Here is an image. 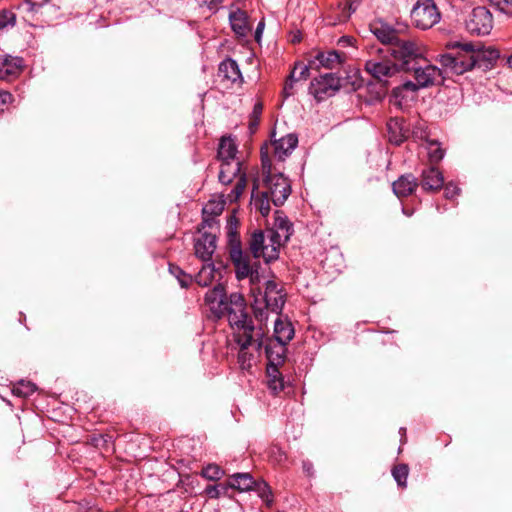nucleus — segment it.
Listing matches in <instances>:
<instances>
[{
  "mask_svg": "<svg viewBox=\"0 0 512 512\" xmlns=\"http://www.w3.org/2000/svg\"><path fill=\"white\" fill-rule=\"evenodd\" d=\"M411 19L416 27L426 30L440 19V13L433 0H418L411 11Z\"/></svg>",
  "mask_w": 512,
  "mask_h": 512,
  "instance_id": "nucleus-12",
  "label": "nucleus"
},
{
  "mask_svg": "<svg viewBox=\"0 0 512 512\" xmlns=\"http://www.w3.org/2000/svg\"><path fill=\"white\" fill-rule=\"evenodd\" d=\"M16 24V15L10 9L0 11V32L14 27Z\"/></svg>",
  "mask_w": 512,
  "mask_h": 512,
  "instance_id": "nucleus-34",
  "label": "nucleus"
},
{
  "mask_svg": "<svg viewBox=\"0 0 512 512\" xmlns=\"http://www.w3.org/2000/svg\"><path fill=\"white\" fill-rule=\"evenodd\" d=\"M260 490V495L269 506L272 503L271 492L266 484L263 485V489Z\"/></svg>",
  "mask_w": 512,
  "mask_h": 512,
  "instance_id": "nucleus-46",
  "label": "nucleus"
},
{
  "mask_svg": "<svg viewBox=\"0 0 512 512\" xmlns=\"http://www.w3.org/2000/svg\"><path fill=\"white\" fill-rule=\"evenodd\" d=\"M368 58L365 60V71L378 81H385L387 78L393 77L400 70L398 64L390 59L384 48L378 46H370Z\"/></svg>",
  "mask_w": 512,
  "mask_h": 512,
  "instance_id": "nucleus-9",
  "label": "nucleus"
},
{
  "mask_svg": "<svg viewBox=\"0 0 512 512\" xmlns=\"http://www.w3.org/2000/svg\"><path fill=\"white\" fill-rule=\"evenodd\" d=\"M387 128L390 134L389 139L395 144L402 143L407 137L408 129H406L402 121L397 118L390 119L387 123Z\"/></svg>",
  "mask_w": 512,
  "mask_h": 512,
  "instance_id": "nucleus-29",
  "label": "nucleus"
},
{
  "mask_svg": "<svg viewBox=\"0 0 512 512\" xmlns=\"http://www.w3.org/2000/svg\"><path fill=\"white\" fill-rule=\"evenodd\" d=\"M229 21L233 32L239 37H246L252 30L247 13L239 8L231 10Z\"/></svg>",
  "mask_w": 512,
  "mask_h": 512,
  "instance_id": "nucleus-22",
  "label": "nucleus"
},
{
  "mask_svg": "<svg viewBox=\"0 0 512 512\" xmlns=\"http://www.w3.org/2000/svg\"><path fill=\"white\" fill-rule=\"evenodd\" d=\"M23 60L9 55L0 56V80L13 81L22 72Z\"/></svg>",
  "mask_w": 512,
  "mask_h": 512,
  "instance_id": "nucleus-21",
  "label": "nucleus"
},
{
  "mask_svg": "<svg viewBox=\"0 0 512 512\" xmlns=\"http://www.w3.org/2000/svg\"><path fill=\"white\" fill-rule=\"evenodd\" d=\"M226 200L223 199V196H213L203 207L202 215V229L206 227L211 230L217 229L215 227L216 218L221 215L224 210Z\"/></svg>",
  "mask_w": 512,
  "mask_h": 512,
  "instance_id": "nucleus-17",
  "label": "nucleus"
},
{
  "mask_svg": "<svg viewBox=\"0 0 512 512\" xmlns=\"http://www.w3.org/2000/svg\"><path fill=\"white\" fill-rule=\"evenodd\" d=\"M276 316L277 318L274 321L273 338L271 339L288 344L294 337V327L287 317L282 316V314Z\"/></svg>",
  "mask_w": 512,
  "mask_h": 512,
  "instance_id": "nucleus-23",
  "label": "nucleus"
},
{
  "mask_svg": "<svg viewBox=\"0 0 512 512\" xmlns=\"http://www.w3.org/2000/svg\"><path fill=\"white\" fill-rule=\"evenodd\" d=\"M451 48L450 52L440 55L439 58L446 73L461 75L475 67L472 42H457Z\"/></svg>",
  "mask_w": 512,
  "mask_h": 512,
  "instance_id": "nucleus-8",
  "label": "nucleus"
},
{
  "mask_svg": "<svg viewBox=\"0 0 512 512\" xmlns=\"http://www.w3.org/2000/svg\"><path fill=\"white\" fill-rule=\"evenodd\" d=\"M270 202L272 201L268 192L262 191L257 194L254 191L252 192V205L264 217L270 212Z\"/></svg>",
  "mask_w": 512,
  "mask_h": 512,
  "instance_id": "nucleus-30",
  "label": "nucleus"
},
{
  "mask_svg": "<svg viewBox=\"0 0 512 512\" xmlns=\"http://www.w3.org/2000/svg\"><path fill=\"white\" fill-rule=\"evenodd\" d=\"M356 39L351 36H342L338 40V45L341 47L354 46Z\"/></svg>",
  "mask_w": 512,
  "mask_h": 512,
  "instance_id": "nucleus-45",
  "label": "nucleus"
},
{
  "mask_svg": "<svg viewBox=\"0 0 512 512\" xmlns=\"http://www.w3.org/2000/svg\"><path fill=\"white\" fill-rule=\"evenodd\" d=\"M220 275L221 272L215 268L213 263H206L196 275L195 281L198 285L207 287Z\"/></svg>",
  "mask_w": 512,
  "mask_h": 512,
  "instance_id": "nucleus-28",
  "label": "nucleus"
},
{
  "mask_svg": "<svg viewBox=\"0 0 512 512\" xmlns=\"http://www.w3.org/2000/svg\"><path fill=\"white\" fill-rule=\"evenodd\" d=\"M460 189L457 185L448 183L444 187V195L447 199H453L457 195H459Z\"/></svg>",
  "mask_w": 512,
  "mask_h": 512,
  "instance_id": "nucleus-44",
  "label": "nucleus"
},
{
  "mask_svg": "<svg viewBox=\"0 0 512 512\" xmlns=\"http://www.w3.org/2000/svg\"><path fill=\"white\" fill-rule=\"evenodd\" d=\"M262 111H263L262 103L257 102L254 105L253 111L250 115L249 129L251 132H254L257 129Z\"/></svg>",
  "mask_w": 512,
  "mask_h": 512,
  "instance_id": "nucleus-37",
  "label": "nucleus"
},
{
  "mask_svg": "<svg viewBox=\"0 0 512 512\" xmlns=\"http://www.w3.org/2000/svg\"><path fill=\"white\" fill-rule=\"evenodd\" d=\"M292 71H296V79L298 81L305 80L309 76V66L303 63L295 64L294 69Z\"/></svg>",
  "mask_w": 512,
  "mask_h": 512,
  "instance_id": "nucleus-42",
  "label": "nucleus"
},
{
  "mask_svg": "<svg viewBox=\"0 0 512 512\" xmlns=\"http://www.w3.org/2000/svg\"><path fill=\"white\" fill-rule=\"evenodd\" d=\"M426 149L428 152V158L430 163L436 164L440 162L444 157V150L441 148L440 143L436 140H426Z\"/></svg>",
  "mask_w": 512,
  "mask_h": 512,
  "instance_id": "nucleus-33",
  "label": "nucleus"
},
{
  "mask_svg": "<svg viewBox=\"0 0 512 512\" xmlns=\"http://www.w3.org/2000/svg\"><path fill=\"white\" fill-rule=\"evenodd\" d=\"M293 233V225L281 211L274 214L273 227L266 231H256L251 235L249 250L254 258L262 257L269 263L279 257V249Z\"/></svg>",
  "mask_w": 512,
  "mask_h": 512,
  "instance_id": "nucleus-3",
  "label": "nucleus"
},
{
  "mask_svg": "<svg viewBox=\"0 0 512 512\" xmlns=\"http://www.w3.org/2000/svg\"><path fill=\"white\" fill-rule=\"evenodd\" d=\"M13 96L10 92L0 90V112L4 111L11 104Z\"/></svg>",
  "mask_w": 512,
  "mask_h": 512,
  "instance_id": "nucleus-43",
  "label": "nucleus"
},
{
  "mask_svg": "<svg viewBox=\"0 0 512 512\" xmlns=\"http://www.w3.org/2000/svg\"><path fill=\"white\" fill-rule=\"evenodd\" d=\"M417 186V180L413 175H403L393 183V191L399 198L407 197L415 191Z\"/></svg>",
  "mask_w": 512,
  "mask_h": 512,
  "instance_id": "nucleus-25",
  "label": "nucleus"
},
{
  "mask_svg": "<svg viewBox=\"0 0 512 512\" xmlns=\"http://www.w3.org/2000/svg\"><path fill=\"white\" fill-rule=\"evenodd\" d=\"M499 56L500 54L497 49L491 46L483 47L480 44L473 43V58L475 60V67H478L484 71L491 69L495 65Z\"/></svg>",
  "mask_w": 512,
  "mask_h": 512,
  "instance_id": "nucleus-18",
  "label": "nucleus"
},
{
  "mask_svg": "<svg viewBox=\"0 0 512 512\" xmlns=\"http://www.w3.org/2000/svg\"><path fill=\"white\" fill-rule=\"evenodd\" d=\"M267 387L273 395H277L284 389V380L276 366L266 368Z\"/></svg>",
  "mask_w": 512,
  "mask_h": 512,
  "instance_id": "nucleus-27",
  "label": "nucleus"
},
{
  "mask_svg": "<svg viewBox=\"0 0 512 512\" xmlns=\"http://www.w3.org/2000/svg\"><path fill=\"white\" fill-rule=\"evenodd\" d=\"M340 87V78L335 73H326L311 82L310 90L320 101L332 96Z\"/></svg>",
  "mask_w": 512,
  "mask_h": 512,
  "instance_id": "nucleus-14",
  "label": "nucleus"
},
{
  "mask_svg": "<svg viewBox=\"0 0 512 512\" xmlns=\"http://www.w3.org/2000/svg\"><path fill=\"white\" fill-rule=\"evenodd\" d=\"M230 258L235 266L236 277L239 280L250 277L253 283L258 278V272L253 269L247 254L242 251L241 242L234 232L229 234Z\"/></svg>",
  "mask_w": 512,
  "mask_h": 512,
  "instance_id": "nucleus-11",
  "label": "nucleus"
},
{
  "mask_svg": "<svg viewBox=\"0 0 512 512\" xmlns=\"http://www.w3.org/2000/svg\"><path fill=\"white\" fill-rule=\"evenodd\" d=\"M202 9H207L211 13L218 11L224 0H195Z\"/></svg>",
  "mask_w": 512,
  "mask_h": 512,
  "instance_id": "nucleus-39",
  "label": "nucleus"
},
{
  "mask_svg": "<svg viewBox=\"0 0 512 512\" xmlns=\"http://www.w3.org/2000/svg\"><path fill=\"white\" fill-rule=\"evenodd\" d=\"M223 470L216 464H209L202 469L201 475L209 480H219L223 476Z\"/></svg>",
  "mask_w": 512,
  "mask_h": 512,
  "instance_id": "nucleus-36",
  "label": "nucleus"
},
{
  "mask_svg": "<svg viewBox=\"0 0 512 512\" xmlns=\"http://www.w3.org/2000/svg\"><path fill=\"white\" fill-rule=\"evenodd\" d=\"M170 272L178 279L181 287L186 288L191 283V277L182 271L178 266L170 265Z\"/></svg>",
  "mask_w": 512,
  "mask_h": 512,
  "instance_id": "nucleus-38",
  "label": "nucleus"
},
{
  "mask_svg": "<svg viewBox=\"0 0 512 512\" xmlns=\"http://www.w3.org/2000/svg\"><path fill=\"white\" fill-rule=\"evenodd\" d=\"M262 168L267 174L264 186L265 191L275 206H281L291 193V185L282 173H272V161L268 155L267 148H261Z\"/></svg>",
  "mask_w": 512,
  "mask_h": 512,
  "instance_id": "nucleus-7",
  "label": "nucleus"
},
{
  "mask_svg": "<svg viewBox=\"0 0 512 512\" xmlns=\"http://www.w3.org/2000/svg\"><path fill=\"white\" fill-rule=\"evenodd\" d=\"M369 28L385 46L386 54L398 64L399 70L409 72L413 63L423 61L424 49L419 41L406 34V25L399 24L394 27L381 19H376L370 23Z\"/></svg>",
  "mask_w": 512,
  "mask_h": 512,
  "instance_id": "nucleus-1",
  "label": "nucleus"
},
{
  "mask_svg": "<svg viewBox=\"0 0 512 512\" xmlns=\"http://www.w3.org/2000/svg\"><path fill=\"white\" fill-rule=\"evenodd\" d=\"M264 21H260L257 25V28H256V31H255V39L256 41H259L260 38H261V35L263 33V30H264Z\"/></svg>",
  "mask_w": 512,
  "mask_h": 512,
  "instance_id": "nucleus-49",
  "label": "nucleus"
},
{
  "mask_svg": "<svg viewBox=\"0 0 512 512\" xmlns=\"http://www.w3.org/2000/svg\"><path fill=\"white\" fill-rule=\"evenodd\" d=\"M234 303L237 305L235 311L230 313L229 325L234 341L239 346L238 364L241 370L250 371L263 347L265 330L262 326L255 327L248 314H242L241 299L238 296H234Z\"/></svg>",
  "mask_w": 512,
  "mask_h": 512,
  "instance_id": "nucleus-2",
  "label": "nucleus"
},
{
  "mask_svg": "<svg viewBox=\"0 0 512 512\" xmlns=\"http://www.w3.org/2000/svg\"><path fill=\"white\" fill-rule=\"evenodd\" d=\"M234 296H238L241 299L242 307L240 310L242 311V314H247L243 296L239 293H232L227 299L225 288L222 284H217L213 289L206 293L205 302L217 318L227 314V318L229 319L230 313L235 311V307L237 305L234 303Z\"/></svg>",
  "mask_w": 512,
  "mask_h": 512,
  "instance_id": "nucleus-10",
  "label": "nucleus"
},
{
  "mask_svg": "<svg viewBox=\"0 0 512 512\" xmlns=\"http://www.w3.org/2000/svg\"><path fill=\"white\" fill-rule=\"evenodd\" d=\"M360 0H348L346 6L348 7V14L346 16H349L351 12H354L357 8V5Z\"/></svg>",
  "mask_w": 512,
  "mask_h": 512,
  "instance_id": "nucleus-48",
  "label": "nucleus"
},
{
  "mask_svg": "<svg viewBox=\"0 0 512 512\" xmlns=\"http://www.w3.org/2000/svg\"><path fill=\"white\" fill-rule=\"evenodd\" d=\"M217 159L220 162L218 179L223 185H229L237 178V182L226 200L236 202L244 192L247 180L245 172H242V162L238 156V147L235 140L230 136H223L220 139Z\"/></svg>",
  "mask_w": 512,
  "mask_h": 512,
  "instance_id": "nucleus-4",
  "label": "nucleus"
},
{
  "mask_svg": "<svg viewBox=\"0 0 512 512\" xmlns=\"http://www.w3.org/2000/svg\"><path fill=\"white\" fill-rule=\"evenodd\" d=\"M342 56L336 51H327V52H319L315 60L311 62V65L316 64L318 67H323L326 69H335L339 67L342 63Z\"/></svg>",
  "mask_w": 512,
  "mask_h": 512,
  "instance_id": "nucleus-26",
  "label": "nucleus"
},
{
  "mask_svg": "<svg viewBox=\"0 0 512 512\" xmlns=\"http://www.w3.org/2000/svg\"><path fill=\"white\" fill-rule=\"evenodd\" d=\"M266 356L268 359L267 366L279 367L282 365L286 358L287 343L272 340L264 335V344Z\"/></svg>",
  "mask_w": 512,
  "mask_h": 512,
  "instance_id": "nucleus-19",
  "label": "nucleus"
},
{
  "mask_svg": "<svg viewBox=\"0 0 512 512\" xmlns=\"http://www.w3.org/2000/svg\"><path fill=\"white\" fill-rule=\"evenodd\" d=\"M194 239V253L203 262H209L216 249V235L213 231H202Z\"/></svg>",
  "mask_w": 512,
  "mask_h": 512,
  "instance_id": "nucleus-15",
  "label": "nucleus"
},
{
  "mask_svg": "<svg viewBox=\"0 0 512 512\" xmlns=\"http://www.w3.org/2000/svg\"><path fill=\"white\" fill-rule=\"evenodd\" d=\"M443 184V175L437 168L432 166L422 171L421 187L425 191H438L443 187Z\"/></svg>",
  "mask_w": 512,
  "mask_h": 512,
  "instance_id": "nucleus-24",
  "label": "nucleus"
},
{
  "mask_svg": "<svg viewBox=\"0 0 512 512\" xmlns=\"http://www.w3.org/2000/svg\"><path fill=\"white\" fill-rule=\"evenodd\" d=\"M391 473L400 488L407 487V478L409 475V467L407 464L401 463L393 466Z\"/></svg>",
  "mask_w": 512,
  "mask_h": 512,
  "instance_id": "nucleus-32",
  "label": "nucleus"
},
{
  "mask_svg": "<svg viewBox=\"0 0 512 512\" xmlns=\"http://www.w3.org/2000/svg\"><path fill=\"white\" fill-rule=\"evenodd\" d=\"M499 11L512 16V0H489Z\"/></svg>",
  "mask_w": 512,
  "mask_h": 512,
  "instance_id": "nucleus-40",
  "label": "nucleus"
},
{
  "mask_svg": "<svg viewBox=\"0 0 512 512\" xmlns=\"http://www.w3.org/2000/svg\"><path fill=\"white\" fill-rule=\"evenodd\" d=\"M297 81L298 80L296 79V71H291L283 88V94L285 97H289L293 94L294 83Z\"/></svg>",
  "mask_w": 512,
  "mask_h": 512,
  "instance_id": "nucleus-41",
  "label": "nucleus"
},
{
  "mask_svg": "<svg viewBox=\"0 0 512 512\" xmlns=\"http://www.w3.org/2000/svg\"><path fill=\"white\" fill-rule=\"evenodd\" d=\"M298 138L295 134H287L286 136L275 140L272 143L273 153L271 161L283 162L296 148Z\"/></svg>",
  "mask_w": 512,
  "mask_h": 512,
  "instance_id": "nucleus-20",
  "label": "nucleus"
},
{
  "mask_svg": "<svg viewBox=\"0 0 512 512\" xmlns=\"http://www.w3.org/2000/svg\"><path fill=\"white\" fill-rule=\"evenodd\" d=\"M218 77L226 87L233 85L240 86L243 83V76L237 62L231 58L223 60L218 67Z\"/></svg>",
  "mask_w": 512,
  "mask_h": 512,
  "instance_id": "nucleus-16",
  "label": "nucleus"
},
{
  "mask_svg": "<svg viewBox=\"0 0 512 512\" xmlns=\"http://www.w3.org/2000/svg\"><path fill=\"white\" fill-rule=\"evenodd\" d=\"M409 72H413L414 81H406L392 90L391 101L399 107L413 99L419 89L436 84L441 77V70L424 57L423 61L413 63Z\"/></svg>",
  "mask_w": 512,
  "mask_h": 512,
  "instance_id": "nucleus-5",
  "label": "nucleus"
},
{
  "mask_svg": "<svg viewBox=\"0 0 512 512\" xmlns=\"http://www.w3.org/2000/svg\"><path fill=\"white\" fill-rule=\"evenodd\" d=\"M300 41H301V38H300V36H297V35H295V36L293 37V39H292V42H293V43H298V42H300Z\"/></svg>",
  "mask_w": 512,
  "mask_h": 512,
  "instance_id": "nucleus-51",
  "label": "nucleus"
},
{
  "mask_svg": "<svg viewBox=\"0 0 512 512\" xmlns=\"http://www.w3.org/2000/svg\"><path fill=\"white\" fill-rule=\"evenodd\" d=\"M252 294L254 296L252 308L255 319L258 321V326L265 329L270 313L281 314L286 302V293L279 283L270 280L266 282L263 295L260 292L256 295L254 290H252Z\"/></svg>",
  "mask_w": 512,
  "mask_h": 512,
  "instance_id": "nucleus-6",
  "label": "nucleus"
},
{
  "mask_svg": "<svg viewBox=\"0 0 512 512\" xmlns=\"http://www.w3.org/2000/svg\"><path fill=\"white\" fill-rule=\"evenodd\" d=\"M255 484L252 476L249 473H238L231 477L230 485L232 488L240 491L250 490Z\"/></svg>",
  "mask_w": 512,
  "mask_h": 512,
  "instance_id": "nucleus-31",
  "label": "nucleus"
},
{
  "mask_svg": "<svg viewBox=\"0 0 512 512\" xmlns=\"http://www.w3.org/2000/svg\"><path fill=\"white\" fill-rule=\"evenodd\" d=\"M205 493L210 498H218L220 495V491L217 486L209 485L205 489Z\"/></svg>",
  "mask_w": 512,
  "mask_h": 512,
  "instance_id": "nucleus-47",
  "label": "nucleus"
},
{
  "mask_svg": "<svg viewBox=\"0 0 512 512\" xmlns=\"http://www.w3.org/2000/svg\"><path fill=\"white\" fill-rule=\"evenodd\" d=\"M507 64L512 69V54L507 58Z\"/></svg>",
  "mask_w": 512,
  "mask_h": 512,
  "instance_id": "nucleus-50",
  "label": "nucleus"
},
{
  "mask_svg": "<svg viewBox=\"0 0 512 512\" xmlns=\"http://www.w3.org/2000/svg\"><path fill=\"white\" fill-rule=\"evenodd\" d=\"M35 390L36 386L33 383L20 381L16 386H14L12 392L16 396L26 398L32 395Z\"/></svg>",
  "mask_w": 512,
  "mask_h": 512,
  "instance_id": "nucleus-35",
  "label": "nucleus"
},
{
  "mask_svg": "<svg viewBox=\"0 0 512 512\" xmlns=\"http://www.w3.org/2000/svg\"><path fill=\"white\" fill-rule=\"evenodd\" d=\"M493 27V16L486 7H476L466 20V29L475 35H487Z\"/></svg>",
  "mask_w": 512,
  "mask_h": 512,
  "instance_id": "nucleus-13",
  "label": "nucleus"
}]
</instances>
